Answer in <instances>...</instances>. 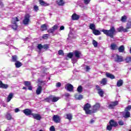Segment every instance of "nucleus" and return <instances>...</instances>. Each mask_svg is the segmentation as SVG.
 <instances>
[{"label": "nucleus", "mask_w": 131, "mask_h": 131, "mask_svg": "<svg viewBox=\"0 0 131 131\" xmlns=\"http://www.w3.org/2000/svg\"><path fill=\"white\" fill-rule=\"evenodd\" d=\"M16 68H20L22 66V63L19 61H16L15 63Z\"/></svg>", "instance_id": "7c9ffc66"}, {"label": "nucleus", "mask_w": 131, "mask_h": 131, "mask_svg": "<svg viewBox=\"0 0 131 131\" xmlns=\"http://www.w3.org/2000/svg\"><path fill=\"white\" fill-rule=\"evenodd\" d=\"M79 19V15H77L76 13H74L72 15V20L75 21V20H77Z\"/></svg>", "instance_id": "a211bd4d"}, {"label": "nucleus", "mask_w": 131, "mask_h": 131, "mask_svg": "<svg viewBox=\"0 0 131 131\" xmlns=\"http://www.w3.org/2000/svg\"><path fill=\"white\" fill-rule=\"evenodd\" d=\"M18 56L16 55H13L12 56L11 62H15L18 61Z\"/></svg>", "instance_id": "a878e982"}, {"label": "nucleus", "mask_w": 131, "mask_h": 131, "mask_svg": "<svg viewBox=\"0 0 131 131\" xmlns=\"http://www.w3.org/2000/svg\"><path fill=\"white\" fill-rule=\"evenodd\" d=\"M50 131H55V127L54 126H51L50 127Z\"/></svg>", "instance_id": "6e6d98bb"}, {"label": "nucleus", "mask_w": 131, "mask_h": 131, "mask_svg": "<svg viewBox=\"0 0 131 131\" xmlns=\"http://www.w3.org/2000/svg\"><path fill=\"white\" fill-rule=\"evenodd\" d=\"M30 17H31V16L28 13L25 15V18L23 21L24 25H28V24H29V22H30Z\"/></svg>", "instance_id": "20e7f679"}, {"label": "nucleus", "mask_w": 131, "mask_h": 131, "mask_svg": "<svg viewBox=\"0 0 131 131\" xmlns=\"http://www.w3.org/2000/svg\"><path fill=\"white\" fill-rule=\"evenodd\" d=\"M64 29H65V27L63 26H62L60 27V28L59 29V30L60 31L64 30Z\"/></svg>", "instance_id": "bf43d9fd"}, {"label": "nucleus", "mask_w": 131, "mask_h": 131, "mask_svg": "<svg viewBox=\"0 0 131 131\" xmlns=\"http://www.w3.org/2000/svg\"><path fill=\"white\" fill-rule=\"evenodd\" d=\"M58 55H59L60 56H64V53L63 52V50H60L58 51Z\"/></svg>", "instance_id": "3c124183"}, {"label": "nucleus", "mask_w": 131, "mask_h": 131, "mask_svg": "<svg viewBox=\"0 0 131 131\" xmlns=\"http://www.w3.org/2000/svg\"><path fill=\"white\" fill-rule=\"evenodd\" d=\"M41 31H45V30H48V27L46 24H43L41 26Z\"/></svg>", "instance_id": "2f4dec72"}, {"label": "nucleus", "mask_w": 131, "mask_h": 131, "mask_svg": "<svg viewBox=\"0 0 131 131\" xmlns=\"http://www.w3.org/2000/svg\"><path fill=\"white\" fill-rule=\"evenodd\" d=\"M118 124L120 125H124V122L122 120H120L118 121Z\"/></svg>", "instance_id": "864d4df0"}, {"label": "nucleus", "mask_w": 131, "mask_h": 131, "mask_svg": "<svg viewBox=\"0 0 131 131\" xmlns=\"http://www.w3.org/2000/svg\"><path fill=\"white\" fill-rule=\"evenodd\" d=\"M33 10L35 12H37L39 10L38 6L37 5H34L33 7Z\"/></svg>", "instance_id": "de8ad7c7"}, {"label": "nucleus", "mask_w": 131, "mask_h": 131, "mask_svg": "<svg viewBox=\"0 0 131 131\" xmlns=\"http://www.w3.org/2000/svg\"><path fill=\"white\" fill-rule=\"evenodd\" d=\"M93 33L95 35H101V32L96 29L93 31Z\"/></svg>", "instance_id": "bb28decb"}, {"label": "nucleus", "mask_w": 131, "mask_h": 131, "mask_svg": "<svg viewBox=\"0 0 131 131\" xmlns=\"http://www.w3.org/2000/svg\"><path fill=\"white\" fill-rule=\"evenodd\" d=\"M20 19L17 17H12L11 19V25L10 26L11 28L16 31L18 29V24L17 22H19Z\"/></svg>", "instance_id": "7ed1b4c3"}, {"label": "nucleus", "mask_w": 131, "mask_h": 131, "mask_svg": "<svg viewBox=\"0 0 131 131\" xmlns=\"http://www.w3.org/2000/svg\"><path fill=\"white\" fill-rule=\"evenodd\" d=\"M112 127H113L111 125H108L106 126V129H107V130H112Z\"/></svg>", "instance_id": "09e8293b"}, {"label": "nucleus", "mask_w": 131, "mask_h": 131, "mask_svg": "<svg viewBox=\"0 0 131 131\" xmlns=\"http://www.w3.org/2000/svg\"><path fill=\"white\" fill-rule=\"evenodd\" d=\"M6 118L7 120H11L12 119V115H11L10 114H8L6 115Z\"/></svg>", "instance_id": "c03bdc74"}, {"label": "nucleus", "mask_w": 131, "mask_h": 131, "mask_svg": "<svg viewBox=\"0 0 131 131\" xmlns=\"http://www.w3.org/2000/svg\"><path fill=\"white\" fill-rule=\"evenodd\" d=\"M56 86L57 87V88H60L61 87V82H57V83H56Z\"/></svg>", "instance_id": "4d7b16f0"}, {"label": "nucleus", "mask_w": 131, "mask_h": 131, "mask_svg": "<svg viewBox=\"0 0 131 131\" xmlns=\"http://www.w3.org/2000/svg\"><path fill=\"white\" fill-rule=\"evenodd\" d=\"M77 100H82V99H83V96L82 95H80L78 96V98H76Z\"/></svg>", "instance_id": "603ef678"}, {"label": "nucleus", "mask_w": 131, "mask_h": 131, "mask_svg": "<svg viewBox=\"0 0 131 131\" xmlns=\"http://www.w3.org/2000/svg\"><path fill=\"white\" fill-rule=\"evenodd\" d=\"M77 92H78V93H81L83 91L82 86L81 85L78 86V87L77 89Z\"/></svg>", "instance_id": "a19ab883"}, {"label": "nucleus", "mask_w": 131, "mask_h": 131, "mask_svg": "<svg viewBox=\"0 0 131 131\" xmlns=\"http://www.w3.org/2000/svg\"><path fill=\"white\" fill-rule=\"evenodd\" d=\"M101 31L103 32L104 34H105L106 36H109L111 38H114V35L116 32V30H115V28L113 26L110 30L102 29Z\"/></svg>", "instance_id": "f03ea898"}, {"label": "nucleus", "mask_w": 131, "mask_h": 131, "mask_svg": "<svg viewBox=\"0 0 131 131\" xmlns=\"http://www.w3.org/2000/svg\"><path fill=\"white\" fill-rule=\"evenodd\" d=\"M24 84L25 85V86H27L28 88V90L29 91H32V86L31 85V82L29 81H25L24 82Z\"/></svg>", "instance_id": "6e6552de"}, {"label": "nucleus", "mask_w": 131, "mask_h": 131, "mask_svg": "<svg viewBox=\"0 0 131 131\" xmlns=\"http://www.w3.org/2000/svg\"><path fill=\"white\" fill-rule=\"evenodd\" d=\"M13 97H14V94L12 93H10L7 97V102H10L13 99Z\"/></svg>", "instance_id": "b1692460"}, {"label": "nucleus", "mask_w": 131, "mask_h": 131, "mask_svg": "<svg viewBox=\"0 0 131 131\" xmlns=\"http://www.w3.org/2000/svg\"><path fill=\"white\" fill-rule=\"evenodd\" d=\"M125 113L123 116L124 118H128V117H130V113L129 112H125Z\"/></svg>", "instance_id": "c9c22d12"}, {"label": "nucleus", "mask_w": 131, "mask_h": 131, "mask_svg": "<svg viewBox=\"0 0 131 131\" xmlns=\"http://www.w3.org/2000/svg\"><path fill=\"white\" fill-rule=\"evenodd\" d=\"M123 85V80L119 79V80H118L117 82V86H118V88H120V86H122Z\"/></svg>", "instance_id": "5701e85b"}, {"label": "nucleus", "mask_w": 131, "mask_h": 131, "mask_svg": "<svg viewBox=\"0 0 131 131\" xmlns=\"http://www.w3.org/2000/svg\"><path fill=\"white\" fill-rule=\"evenodd\" d=\"M39 3L42 7H48V6L50 5V4L46 3L43 0H39Z\"/></svg>", "instance_id": "f3484780"}, {"label": "nucleus", "mask_w": 131, "mask_h": 131, "mask_svg": "<svg viewBox=\"0 0 131 131\" xmlns=\"http://www.w3.org/2000/svg\"><path fill=\"white\" fill-rule=\"evenodd\" d=\"M67 87H65V89L69 91V92H72L73 91V85L70 83H68L66 85Z\"/></svg>", "instance_id": "4468645a"}, {"label": "nucleus", "mask_w": 131, "mask_h": 131, "mask_svg": "<svg viewBox=\"0 0 131 131\" xmlns=\"http://www.w3.org/2000/svg\"><path fill=\"white\" fill-rule=\"evenodd\" d=\"M118 51L119 53H123L124 52V46L123 45L120 46L118 48Z\"/></svg>", "instance_id": "f704fd0d"}, {"label": "nucleus", "mask_w": 131, "mask_h": 131, "mask_svg": "<svg viewBox=\"0 0 131 131\" xmlns=\"http://www.w3.org/2000/svg\"><path fill=\"white\" fill-rule=\"evenodd\" d=\"M68 58H69L70 59H72L73 57V52H70L67 55Z\"/></svg>", "instance_id": "79ce46f5"}, {"label": "nucleus", "mask_w": 131, "mask_h": 131, "mask_svg": "<svg viewBox=\"0 0 131 131\" xmlns=\"http://www.w3.org/2000/svg\"><path fill=\"white\" fill-rule=\"evenodd\" d=\"M131 110V105H128L125 107L124 111L128 112V111H130Z\"/></svg>", "instance_id": "37998d69"}, {"label": "nucleus", "mask_w": 131, "mask_h": 131, "mask_svg": "<svg viewBox=\"0 0 131 131\" xmlns=\"http://www.w3.org/2000/svg\"><path fill=\"white\" fill-rule=\"evenodd\" d=\"M118 49V47H117V45L114 43H112L111 45V50H112L113 51H116Z\"/></svg>", "instance_id": "aec40b11"}, {"label": "nucleus", "mask_w": 131, "mask_h": 131, "mask_svg": "<svg viewBox=\"0 0 131 131\" xmlns=\"http://www.w3.org/2000/svg\"><path fill=\"white\" fill-rule=\"evenodd\" d=\"M110 125H111L113 127H116L118 126V123L117 122L115 121L114 120H111L109 122Z\"/></svg>", "instance_id": "f8f14e48"}, {"label": "nucleus", "mask_w": 131, "mask_h": 131, "mask_svg": "<svg viewBox=\"0 0 131 131\" xmlns=\"http://www.w3.org/2000/svg\"><path fill=\"white\" fill-rule=\"evenodd\" d=\"M86 69L87 71H89V70H90V69H91V68H90V66H86Z\"/></svg>", "instance_id": "e2e57ef3"}, {"label": "nucleus", "mask_w": 131, "mask_h": 131, "mask_svg": "<svg viewBox=\"0 0 131 131\" xmlns=\"http://www.w3.org/2000/svg\"><path fill=\"white\" fill-rule=\"evenodd\" d=\"M14 111H15V113H18V112L20 111V110H19V108H16L15 109Z\"/></svg>", "instance_id": "680f3d73"}, {"label": "nucleus", "mask_w": 131, "mask_h": 131, "mask_svg": "<svg viewBox=\"0 0 131 131\" xmlns=\"http://www.w3.org/2000/svg\"><path fill=\"white\" fill-rule=\"evenodd\" d=\"M118 2H120V3H121V0H117Z\"/></svg>", "instance_id": "338daca9"}, {"label": "nucleus", "mask_w": 131, "mask_h": 131, "mask_svg": "<svg viewBox=\"0 0 131 131\" xmlns=\"http://www.w3.org/2000/svg\"><path fill=\"white\" fill-rule=\"evenodd\" d=\"M0 7L1 8H4V3L2 1H0Z\"/></svg>", "instance_id": "13d9d810"}, {"label": "nucleus", "mask_w": 131, "mask_h": 131, "mask_svg": "<svg viewBox=\"0 0 131 131\" xmlns=\"http://www.w3.org/2000/svg\"><path fill=\"white\" fill-rule=\"evenodd\" d=\"M42 38H43V39H48L49 38V34H43L42 36Z\"/></svg>", "instance_id": "a18cd8bd"}, {"label": "nucleus", "mask_w": 131, "mask_h": 131, "mask_svg": "<svg viewBox=\"0 0 131 131\" xmlns=\"http://www.w3.org/2000/svg\"><path fill=\"white\" fill-rule=\"evenodd\" d=\"M9 88V85L8 84H4L3 81H0V88L4 89V90H7Z\"/></svg>", "instance_id": "2eb2a0df"}, {"label": "nucleus", "mask_w": 131, "mask_h": 131, "mask_svg": "<svg viewBox=\"0 0 131 131\" xmlns=\"http://www.w3.org/2000/svg\"><path fill=\"white\" fill-rule=\"evenodd\" d=\"M58 28H59V26H58V25H55L53 27H52V29H53L54 31L55 30H57Z\"/></svg>", "instance_id": "49530a36"}, {"label": "nucleus", "mask_w": 131, "mask_h": 131, "mask_svg": "<svg viewBox=\"0 0 131 131\" xmlns=\"http://www.w3.org/2000/svg\"><path fill=\"white\" fill-rule=\"evenodd\" d=\"M32 116H33L34 119H36V120H40L41 119V116L38 114L32 113Z\"/></svg>", "instance_id": "ddd939ff"}, {"label": "nucleus", "mask_w": 131, "mask_h": 131, "mask_svg": "<svg viewBox=\"0 0 131 131\" xmlns=\"http://www.w3.org/2000/svg\"><path fill=\"white\" fill-rule=\"evenodd\" d=\"M23 90H27V88L25 87V86H24L23 88Z\"/></svg>", "instance_id": "69168bd1"}, {"label": "nucleus", "mask_w": 131, "mask_h": 131, "mask_svg": "<svg viewBox=\"0 0 131 131\" xmlns=\"http://www.w3.org/2000/svg\"><path fill=\"white\" fill-rule=\"evenodd\" d=\"M100 107H101L100 103H96L93 106L92 109L90 110V108H92V105H91V104L87 103L84 105L83 110L87 115H92V114L97 113V111L100 109Z\"/></svg>", "instance_id": "f257e3e1"}, {"label": "nucleus", "mask_w": 131, "mask_h": 131, "mask_svg": "<svg viewBox=\"0 0 131 131\" xmlns=\"http://www.w3.org/2000/svg\"><path fill=\"white\" fill-rule=\"evenodd\" d=\"M105 75L106 77L111 78V79H115V76L112 74H110V73H106Z\"/></svg>", "instance_id": "6ab92c4d"}, {"label": "nucleus", "mask_w": 131, "mask_h": 131, "mask_svg": "<svg viewBox=\"0 0 131 131\" xmlns=\"http://www.w3.org/2000/svg\"><path fill=\"white\" fill-rule=\"evenodd\" d=\"M60 99V98L59 97H52V102H53V103H55L56 102H57V101H59V99Z\"/></svg>", "instance_id": "e433bc0d"}, {"label": "nucleus", "mask_w": 131, "mask_h": 131, "mask_svg": "<svg viewBox=\"0 0 131 131\" xmlns=\"http://www.w3.org/2000/svg\"><path fill=\"white\" fill-rule=\"evenodd\" d=\"M50 48V46L49 44H45L43 45H41V43L38 44L37 49L39 50V51L41 50L42 49L45 50V51H47Z\"/></svg>", "instance_id": "39448f33"}, {"label": "nucleus", "mask_w": 131, "mask_h": 131, "mask_svg": "<svg viewBox=\"0 0 131 131\" xmlns=\"http://www.w3.org/2000/svg\"><path fill=\"white\" fill-rule=\"evenodd\" d=\"M116 57L115 59V62L119 63V62H123V57L119 56L118 54L116 55Z\"/></svg>", "instance_id": "1a4fd4ad"}, {"label": "nucleus", "mask_w": 131, "mask_h": 131, "mask_svg": "<svg viewBox=\"0 0 131 131\" xmlns=\"http://www.w3.org/2000/svg\"><path fill=\"white\" fill-rule=\"evenodd\" d=\"M52 98H53V95H50L48 97L46 98L44 100L48 103H50V102H51V100H52Z\"/></svg>", "instance_id": "72a5a7b5"}, {"label": "nucleus", "mask_w": 131, "mask_h": 131, "mask_svg": "<svg viewBox=\"0 0 131 131\" xmlns=\"http://www.w3.org/2000/svg\"><path fill=\"white\" fill-rule=\"evenodd\" d=\"M42 91V86H41V85H38V88L36 90V95H40V94H41Z\"/></svg>", "instance_id": "dca6fc26"}, {"label": "nucleus", "mask_w": 131, "mask_h": 131, "mask_svg": "<svg viewBox=\"0 0 131 131\" xmlns=\"http://www.w3.org/2000/svg\"><path fill=\"white\" fill-rule=\"evenodd\" d=\"M92 43L95 48H97L98 47V42L96 41V40H93Z\"/></svg>", "instance_id": "ea45409f"}, {"label": "nucleus", "mask_w": 131, "mask_h": 131, "mask_svg": "<svg viewBox=\"0 0 131 131\" xmlns=\"http://www.w3.org/2000/svg\"><path fill=\"white\" fill-rule=\"evenodd\" d=\"M90 2H91V0H84V4H85V5H89Z\"/></svg>", "instance_id": "5fc2aeb1"}, {"label": "nucleus", "mask_w": 131, "mask_h": 131, "mask_svg": "<svg viewBox=\"0 0 131 131\" xmlns=\"http://www.w3.org/2000/svg\"><path fill=\"white\" fill-rule=\"evenodd\" d=\"M117 105H118V101L111 102L108 106V109L113 110L116 106H117Z\"/></svg>", "instance_id": "0eeeda50"}, {"label": "nucleus", "mask_w": 131, "mask_h": 131, "mask_svg": "<svg viewBox=\"0 0 131 131\" xmlns=\"http://www.w3.org/2000/svg\"><path fill=\"white\" fill-rule=\"evenodd\" d=\"M89 28L90 29H91V30H93V31H94V30L96 29V25H95V24H90L89 26Z\"/></svg>", "instance_id": "473e14b6"}, {"label": "nucleus", "mask_w": 131, "mask_h": 131, "mask_svg": "<svg viewBox=\"0 0 131 131\" xmlns=\"http://www.w3.org/2000/svg\"><path fill=\"white\" fill-rule=\"evenodd\" d=\"M66 119H68L69 120H71L72 119V115L71 114H68L66 115Z\"/></svg>", "instance_id": "4c0bfd02"}, {"label": "nucleus", "mask_w": 131, "mask_h": 131, "mask_svg": "<svg viewBox=\"0 0 131 131\" xmlns=\"http://www.w3.org/2000/svg\"><path fill=\"white\" fill-rule=\"evenodd\" d=\"M57 4L58 6H64L65 2H64V0H58L57 1Z\"/></svg>", "instance_id": "c85d7f7f"}, {"label": "nucleus", "mask_w": 131, "mask_h": 131, "mask_svg": "<svg viewBox=\"0 0 131 131\" xmlns=\"http://www.w3.org/2000/svg\"><path fill=\"white\" fill-rule=\"evenodd\" d=\"M23 113L26 115V116H29L30 115H32V111L30 109L26 108L23 110Z\"/></svg>", "instance_id": "9b49d317"}, {"label": "nucleus", "mask_w": 131, "mask_h": 131, "mask_svg": "<svg viewBox=\"0 0 131 131\" xmlns=\"http://www.w3.org/2000/svg\"><path fill=\"white\" fill-rule=\"evenodd\" d=\"M117 30L118 32H121V31H123V32H128V30H127L126 29H124L123 27L121 26L119 28L117 29Z\"/></svg>", "instance_id": "412c9836"}, {"label": "nucleus", "mask_w": 131, "mask_h": 131, "mask_svg": "<svg viewBox=\"0 0 131 131\" xmlns=\"http://www.w3.org/2000/svg\"><path fill=\"white\" fill-rule=\"evenodd\" d=\"M74 54L75 55V57L76 58H80V55H81V53H80V52L76 50L74 52Z\"/></svg>", "instance_id": "4be33fe9"}, {"label": "nucleus", "mask_w": 131, "mask_h": 131, "mask_svg": "<svg viewBox=\"0 0 131 131\" xmlns=\"http://www.w3.org/2000/svg\"><path fill=\"white\" fill-rule=\"evenodd\" d=\"M130 53L131 54V47L130 48Z\"/></svg>", "instance_id": "774afa93"}, {"label": "nucleus", "mask_w": 131, "mask_h": 131, "mask_svg": "<svg viewBox=\"0 0 131 131\" xmlns=\"http://www.w3.org/2000/svg\"><path fill=\"white\" fill-rule=\"evenodd\" d=\"M131 28V20H128L127 24H126V27L125 28V29H126V30H128V29H130Z\"/></svg>", "instance_id": "cd10ccee"}, {"label": "nucleus", "mask_w": 131, "mask_h": 131, "mask_svg": "<svg viewBox=\"0 0 131 131\" xmlns=\"http://www.w3.org/2000/svg\"><path fill=\"white\" fill-rule=\"evenodd\" d=\"M64 96L66 98H68V97H70V94L69 93H66Z\"/></svg>", "instance_id": "052dcab7"}, {"label": "nucleus", "mask_w": 131, "mask_h": 131, "mask_svg": "<svg viewBox=\"0 0 131 131\" xmlns=\"http://www.w3.org/2000/svg\"><path fill=\"white\" fill-rule=\"evenodd\" d=\"M47 32H48V33H54V32H55V31L52 28L51 29H49L47 31Z\"/></svg>", "instance_id": "8fccbe9b"}, {"label": "nucleus", "mask_w": 131, "mask_h": 131, "mask_svg": "<svg viewBox=\"0 0 131 131\" xmlns=\"http://www.w3.org/2000/svg\"><path fill=\"white\" fill-rule=\"evenodd\" d=\"M94 122H95V120L92 119L90 121V123H94Z\"/></svg>", "instance_id": "0e129e2a"}, {"label": "nucleus", "mask_w": 131, "mask_h": 131, "mask_svg": "<svg viewBox=\"0 0 131 131\" xmlns=\"http://www.w3.org/2000/svg\"><path fill=\"white\" fill-rule=\"evenodd\" d=\"M101 84H103V85H106L107 84V78H104L101 81H100Z\"/></svg>", "instance_id": "c756f323"}, {"label": "nucleus", "mask_w": 131, "mask_h": 131, "mask_svg": "<svg viewBox=\"0 0 131 131\" xmlns=\"http://www.w3.org/2000/svg\"><path fill=\"white\" fill-rule=\"evenodd\" d=\"M53 121L55 122V123H59L61 121V118L58 115H54L53 117Z\"/></svg>", "instance_id": "9d476101"}, {"label": "nucleus", "mask_w": 131, "mask_h": 131, "mask_svg": "<svg viewBox=\"0 0 131 131\" xmlns=\"http://www.w3.org/2000/svg\"><path fill=\"white\" fill-rule=\"evenodd\" d=\"M125 61L126 63H129L130 62H131V57L129 56L126 57L125 59Z\"/></svg>", "instance_id": "58836bf2"}, {"label": "nucleus", "mask_w": 131, "mask_h": 131, "mask_svg": "<svg viewBox=\"0 0 131 131\" xmlns=\"http://www.w3.org/2000/svg\"><path fill=\"white\" fill-rule=\"evenodd\" d=\"M127 20V16L126 15H123L121 17L120 21L123 23H125Z\"/></svg>", "instance_id": "393cba45"}, {"label": "nucleus", "mask_w": 131, "mask_h": 131, "mask_svg": "<svg viewBox=\"0 0 131 131\" xmlns=\"http://www.w3.org/2000/svg\"><path fill=\"white\" fill-rule=\"evenodd\" d=\"M96 88L100 97H104V92L103 90L100 88V86H99V85H96Z\"/></svg>", "instance_id": "423d86ee"}]
</instances>
